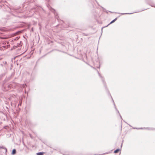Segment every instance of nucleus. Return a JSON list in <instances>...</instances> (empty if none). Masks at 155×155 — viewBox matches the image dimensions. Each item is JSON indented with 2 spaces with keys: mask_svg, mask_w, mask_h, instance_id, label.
Returning a JSON list of instances; mask_svg holds the SVG:
<instances>
[{
  "mask_svg": "<svg viewBox=\"0 0 155 155\" xmlns=\"http://www.w3.org/2000/svg\"><path fill=\"white\" fill-rule=\"evenodd\" d=\"M45 153L44 152H39L37 153V155H43L45 154Z\"/></svg>",
  "mask_w": 155,
  "mask_h": 155,
  "instance_id": "obj_1",
  "label": "nucleus"
},
{
  "mask_svg": "<svg viewBox=\"0 0 155 155\" xmlns=\"http://www.w3.org/2000/svg\"><path fill=\"white\" fill-rule=\"evenodd\" d=\"M16 150L15 149L13 150L12 152V154H13V155L15 154L16 153Z\"/></svg>",
  "mask_w": 155,
  "mask_h": 155,
  "instance_id": "obj_2",
  "label": "nucleus"
},
{
  "mask_svg": "<svg viewBox=\"0 0 155 155\" xmlns=\"http://www.w3.org/2000/svg\"><path fill=\"white\" fill-rule=\"evenodd\" d=\"M119 151H120V150L119 149H117L114 151V153H117Z\"/></svg>",
  "mask_w": 155,
  "mask_h": 155,
  "instance_id": "obj_3",
  "label": "nucleus"
},
{
  "mask_svg": "<svg viewBox=\"0 0 155 155\" xmlns=\"http://www.w3.org/2000/svg\"><path fill=\"white\" fill-rule=\"evenodd\" d=\"M117 18H116L114 20H113L112 21H111L110 22V24H111L114 23V22L117 20Z\"/></svg>",
  "mask_w": 155,
  "mask_h": 155,
  "instance_id": "obj_4",
  "label": "nucleus"
}]
</instances>
